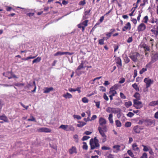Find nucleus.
I'll return each mask as SVG.
<instances>
[{"label":"nucleus","instance_id":"nucleus-1","mask_svg":"<svg viewBox=\"0 0 158 158\" xmlns=\"http://www.w3.org/2000/svg\"><path fill=\"white\" fill-rule=\"evenodd\" d=\"M89 143L91 150L99 147L100 146L98 140L97 138L96 137H95L94 139H90L89 141Z\"/></svg>","mask_w":158,"mask_h":158},{"label":"nucleus","instance_id":"nucleus-2","mask_svg":"<svg viewBox=\"0 0 158 158\" xmlns=\"http://www.w3.org/2000/svg\"><path fill=\"white\" fill-rule=\"evenodd\" d=\"M102 130V128L101 127H98V130L100 134L101 135L102 137L103 138L102 139V143H104L106 140V136L105 135V132L107 131V130L106 127H104Z\"/></svg>","mask_w":158,"mask_h":158},{"label":"nucleus","instance_id":"nucleus-3","mask_svg":"<svg viewBox=\"0 0 158 158\" xmlns=\"http://www.w3.org/2000/svg\"><path fill=\"white\" fill-rule=\"evenodd\" d=\"M140 55V54L138 52H133L130 56V57L133 61L136 62L139 57Z\"/></svg>","mask_w":158,"mask_h":158},{"label":"nucleus","instance_id":"nucleus-4","mask_svg":"<svg viewBox=\"0 0 158 158\" xmlns=\"http://www.w3.org/2000/svg\"><path fill=\"white\" fill-rule=\"evenodd\" d=\"M88 22L89 20H86L82 23H80L77 25L78 28H82V31L84 32L85 29V27L88 25Z\"/></svg>","mask_w":158,"mask_h":158},{"label":"nucleus","instance_id":"nucleus-5","mask_svg":"<svg viewBox=\"0 0 158 158\" xmlns=\"http://www.w3.org/2000/svg\"><path fill=\"white\" fill-rule=\"evenodd\" d=\"M98 122L100 126L103 127H101L102 128V130H103V129L104 127H106L107 130V127L106 126L107 121L105 118L103 117H100L99 118Z\"/></svg>","mask_w":158,"mask_h":158},{"label":"nucleus","instance_id":"nucleus-6","mask_svg":"<svg viewBox=\"0 0 158 158\" xmlns=\"http://www.w3.org/2000/svg\"><path fill=\"white\" fill-rule=\"evenodd\" d=\"M133 106L137 109H139L143 106L142 102L138 101L137 99H134Z\"/></svg>","mask_w":158,"mask_h":158},{"label":"nucleus","instance_id":"nucleus-7","mask_svg":"<svg viewBox=\"0 0 158 158\" xmlns=\"http://www.w3.org/2000/svg\"><path fill=\"white\" fill-rule=\"evenodd\" d=\"M144 82L146 83V88L149 87L151 84L153 83V81L149 78V77L145 78L144 79Z\"/></svg>","mask_w":158,"mask_h":158},{"label":"nucleus","instance_id":"nucleus-8","mask_svg":"<svg viewBox=\"0 0 158 158\" xmlns=\"http://www.w3.org/2000/svg\"><path fill=\"white\" fill-rule=\"evenodd\" d=\"M90 116V111H89V113L88 114V117L87 118H85L84 119V120L86 122H87L89 121H92V120H94L95 119L97 118V116L96 115H93L92 117L90 119L89 118Z\"/></svg>","mask_w":158,"mask_h":158},{"label":"nucleus","instance_id":"nucleus-9","mask_svg":"<svg viewBox=\"0 0 158 158\" xmlns=\"http://www.w3.org/2000/svg\"><path fill=\"white\" fill-rule=\"evenodd\" d=\"M85 63V62L84 61H82L80 64L79 65L77 69L76 70V73H78L77 74L78 76L80 75L81 74V73H79V70L84 68V64Z\"/></svg>","mask_w":158,"mask_h":158},{"label":"nucleus","instance_id":"nucleus-10","mask_svg":"<svg viewBox=\"0 0 158 158\" xmlns=\"http://www.w3.org/2000/svg\"><path fill=\"white\" fill-rule=\"evenodd\" d=\"M51 131V129L46 127H42L37 129V131L40 132L50 133Z\"/></svg>","mask_w":158,"mask_h":158},{"label":"nucleus","instance_id":"nucleus-11","mask_svg":"<svg viewBox=\"0 0 158 158\" xmlns=\"http://www.w3.org/2000/svg\"><path fill=\"white\" fill-rule=\"evenodd\" d=\"M158 60V53L154 52L152 54L151 56V61L152 62L154 63Z\"/></svg>","mask_w":158,"mask_h":158},{"label":"nucleus","instance_id":"nucleus-12","mask_svg":"<svg viewBox=\"0 0 158 158\" xmlns=\"http://www.w3.org/2000/svg\"><path fill=\"white\" fill-rule=\"evenodd\" d=\"M146 28V26L143 23H140L137 27V30L139 32L144 31Z\"/></svg>","mask_w":158,"mask_h":158},{"label":"nucleus","instance_id":"nucleus-13","mask_svg":"<svg viewBox=\"0 0 158 158\" xmlns=\"http://www.w3.org/2000/svg\"><path fill=\"white\" fill-rule=\"evenodd\" d=\"M116 109L117 108H115L108 107L106 109V111L108 113H116L118 112Z\"/></svg>","mask_w":158,"mask_h":158},{"label":"nucleus","instance_id":"nucleus-14","mask_svg":"<svg viewBox=\"0 0 158 158\" xmlns=\"http://www.w3.org/2000/svg\"><path fill=\"white\" fill-rule=\"evenodd\" d=\"M69 152L70 154L72 155L73 153L77 154V149L75 146H72L69 150Z\"/></svg>","mask_w":158,"mask_h":158},{"label":"nucleus","instance_id":"nucleus-15","mask_svg":"<svg viewBox=\"0 0 158 158\" xmlns=\"http://www.w3.org/2000/svg\"><path fill=\"white\" fill-rule=\"evenodd\" d=\"M145 122L146 126H150L155 123V121L151 119H148L145 121Z\"/></svg>","mask_w":158,"mask_h":158},{"label":"nucleus","instance_id":"nucleus-16","mask_svg":"<svg viewBox=\"0 0 158 158\" xmlns=\"http://www.w3.org/2000/svg\"><path fill=\"white\" fill-rule=\"evenodd\" d=\"M54 90V88L52 87H45L44 89V93H48L51 91H52Z\"/></svg>","mask_w":158,"mask_h":158},{"label":"nucleus","instance_id":"nucleus-17","mask_svg":"<svg viewBox=\"0 0 158 158\" xmlns=\"http://www.w3.org/2000/svg\"><path fill=\"white\" fill-rule=\"evenodd\" d=\"M131 28V25L130 23L128 22L125 25L123 28L122 31H125L128 29L130 30Z\"/></svg>","mask_w":158,"mask_h":158},{"label":"nucleus","instance_id":"nucleus-18","mask_svg":"<svg viewBox=\"0 0 158 158\" xmlns=\"http://www.w3.org/2000/svg\"><path fill=\"white\" fill-rule=\"evenodd\" d=\"M110 95L112 96H114L116 94H117L116 91L114 89H113V88H110V91L109 92Z\"/></svg>","mask_w":158,"mask_h":158},{"label":"nucleus","instance_id":"nucleus-19","mask_svg":"<svg viewBox=\"0 0 158 158\" xmlns=\"http://www.w3.org/2000/svg\"><path fill=\"white\" fill-rule=\"evenodd\" d=\"M115 60L117 64L119 65L120 66H122V60L120 57H116L115 59Z\"/></svg>","mask_w":158,"mask_h":158},{"label":"nucleus","instance_id":"nucleus-20","mask_svg":"<svg viewBox=\"0 0 158 158\" xmlns=\"http://www.w3.org/2000/svg\"><path fill=\"white\" fill-rule=\"evenodd\" d=\"M151 31L156 36L157 35H158V26L156 27V30L155 27H154L151 29Z\"/></svg>","mask_w":158,"mask_h":158},{"label":"nucleus","instance_id":"nucleus-21","mask_svg":"<svg viewBox=\"0 0 158 158\" xmlns=\"http://www.w3.org/2000/svg\"><path fill=\"white\" fill-rule=\"evenodd\" d=\"M0 120H2L5 122H8V120L7 117L4 114L0 116Z\"/></svg>","mask_w":158,"mask_h":158},{"label":"nucleus","instance_id":"nucleus-22","mask_svg":"<svg viewBox=\"0 0 158 158\" xmlns=\"http://www.w3.org/2000/svg\"><path fill=\"white\" fill-rule=\"evenodd\" d=\"M132 150L135 151H139V148L138 147L136 143H134L132 144Z\"/></svg>","mask_w":158,"mask_h":158},{"label":"nucleus","instance_id":"nucleus-23","mask_svg":"<svg viewBox=\"0 0 158 158\" xmlns=\"http://www.w3.org/2000/svg\"><path fill=\"white\" fill-rule=\"evenodd\" d=\"M137 71L136 70H135L134 71V76L133 78L132 79L129 80L127 81V82L129 83L131 82H133L134 81L135 78L137 76Z\"/></svg>","mask_w":158,"mask_h":158},{"label":"nucleus","instance_id":"nucleus-24","mask_svg":"<svg viewBox=\"0 0 158 158\" xmlns=\"http://www.w3.org/2000/svg\"><path fill=\"white\" fill-rule=\"evenodd\" d=\"M142 47L144 49V51H149L150 50L149 47L145 44H143L142 45Z\"/></svg>","mask_w":158,"mask_h":158},{"label":"nucleus","instance_id":"nucleus-25","mask_svg":"<svg viewBox=\"0 0 158 158\" xmlns=\"http://www.w3.org/2000/svg\"><path fill=\"white\" fill-rule=\"evenodd\" d=\"M78 124H77V126L79 127H81L85 125L86 123L82 121H79L78 122Z\"/></svg>","mask_w":158,"mask_h":158},{"label":"nucleus","instance_id":"nucleus-26","mask_svg":"<svg viewBox=\"0 0 158 158\" xmlns=\"http://www.w3.org/2000/svg\"><path fill=\"white\" fill-rule=\"evenodd\" d=\"M133 130L136 133H139L141 129L139 126H136L134 127L133 128Z\"/></svg>","mask_w":158,"mask_h":158},{"label":"nucleus","instance_id":"nucleus-27","mask_svg":"<svg viewBox=\"0 0 158 158\" xmlns=\"http://www.w3.org/2000/svg\"><path fill=\"white\" fill-rule=\"evenodd\" d=\"M63 96L66 99H67L68 98H72V95L71 94L68 92L66 93V94H64L63 95Z\"/></svg>","mask_w":158,"mask_h":158},{"label":"nucleus","instance_id":"nucleus-28","mask_svg":"<svg viewBox=\"0 0 158 158\" xmlns=\"http://www.w3.org/2000/svg\"><path fill=\"white\" fill-rule=\"evenodd\" d=\"M68 127L69 125H61L60 126L59 128H62L66 131H68L69 130H68Z\"/></svg>","mask_w":158,"mask_h":158},{"label":"nucleus","instance_id":"nucleus-29","mask_svg":"<svg viewBox=\"0 0 158 158\" xmlns=\"http://www.w3.org/2000/svg\"><path fill=\"white\" fill-rule=\"evenodd\" d=\"M134 97L136 98V99H137L138 101L140 99V96L139 93H135L134 95Z\"/></svg>","mask_w":158,"mask_h":158},{"label":"nucleus","instance_id":"nucleus-30","mask_svg":"<svg viewBox=\"0 0 158 158\" xmlns=\"http://www.w3.org/2000/svg\"><path fill=\"white\" fill-rule=\"evenodd\" d=\"M41 60V57H38L37 58L34 60L32 61V64L34 63H38L40 62Z\"/></svg>","mask_w":158,"mask_h":158},{"label":"nucleus","instance_id":"nucleus-31","mask_svg":"<svg viewBox=\"0 0 158 158\" xmlns=\"http://www.w3.org/2000/svg\"><path fill=\"white\" fill-rule=\"evenodd\" d=\"M113 115L112 114H110L109 115L108 120L109 121L110 123L111 124L113 123L114 122L113 119Z\"/></svg>","mask_w":158,"mask_h":158},{"label":"nucleus","instance_id":"nucleus-32","mask_svg":"<svg viewBox=\"0 0 158 158\" xmlns=\"http://www.w3.org/2000/svg\"><path fill=\"white\" fill-rule=\"evenodd\" d=\"M115 123L116 127H121L122 126V123L121 122L118 120L115 121Z\"/></svg>","mask_w":158,"mask_h":158},{"label":"nucleus","instance_id":"nucleus-33","mask_svg":"<svg viewBox=\"0 0 158 158\" xmlns=\"http://www.w3.org/2000/svg\"><path fill=\"white\" fill-rule=\"evenodd\" d=\"M132 105V102L131 101L126 102L124 103V105L127 108H128Z\"/></svg>","mask_w":158,"mask_h":158},{"label":"nucleus","instance_id":"nucleus-34","mask_svg":"<svg viewBox=\"0 0 158 158\" xmlns=\"http://www.w3.org/2000/svg\"><path fill=\"white\" fill-rule=\"evenodd\" d=\"M132 87L136 91H139V88L136 83H134L132 85Z\"/></svg>","mask_w":158,"mask_h":158},{"label":"nucleus","instance_id":"nucleus-35","mask_svg":"<svg viewBox=\"0 0 158 158\" xmlns=\"http://www.w3.org/2000/svg\"><path fill=\"white\" fill-rule=\"evenodd\" d=\"M64 52H62L60 51L57 52L54 54V56H57L58 55H62L64 54Z\"/></svg>","mask_w":158,"mask_h":158},{"label":"nucleus","instance_id":"nucleus-36","mask_svg":"<svg viewBox=\"0 0 158 158\" xmlns=\"http://www.w3.org/2000/svg\"><path fill=\"white\" fill-rule=\"evenodd\" d=\"M120 146L119 145H115L113 146V148L116 149L117 151H119L120 150Z\"/></svg>","mask_w":158,"mask_h":158},{"label":"nucleus","instance_id":"nucleus-37","mask_svg":"<svg viewBox=\"0 0 158 158\" xmlns=\"http://www.w3.org/2000/svg\"><path fill=\"white\" fill-rule=\"evenodd\" d=\"M148 16H145L142 22L144 23H147L148 21Z\"/></svg>","mask_w":158,"mask_h":158},{"label":"nucleus","instance_id":"nucleus-38","mask_svg":"<svg viewBox=\"0 0 158 158\" xmlns=\"http://www.w3.org/2000/svg\"><path fill=\"white\" fill-rule=\"evenodd\" d=\"M105 40L104 37H103L102 39L99 40H98L99 44L101 45H102L104 44V41Z\"/></svg>","mask_w":158,"mask_h":158},{"label":"nucleus","instance_id":"nucleus-39","mask_svg":"<svg viewBox=\"0 0 158 158\" xmlns=\"http://www.w3.org/2000/svg\"><path fill=\"white\" fill-rule=\"evenodd\" d=\"M36 57V56H28L26 58H23L22 59V60H28L30 59H34Z\"/></svg>","mask_w":158,"mask_h":158},{"label":"nucleus","instance_id":"nucleus-40","mask_svg":"<svg viewBox=\"0 0 158 158\" xmlns=\"http://www.w3.org/2000/svg\"><path fill=\"white\" fill-rule=\"evenodd\" d=\"M83 146L82 147V148L83 149H85V150H87L88 149V146L87 145L86 143L85 142H83Z\"/></svg>","mask_w":158,"mask_h":158},{"label":"nucleus","instance_id":"nucleus-41","mask_svg":"<svg viewBox=\"0 0 158 158\" xmlns=\"http://www.w3.org/2000/svg\"><path fill=\"white\" fill-rule=\"evenodd\" d=\"M142 146L143 147V150L144 152H147L149 150V148L148 147L144 145H142Z\"/></svg>","mask_w":158,"mask_h":158},{"label":"nucleus","instance_id":"nucleus-42","mask_svg":"<svg viewBox=\"0 0 158 158\" xmlns=\"http://www.w3.org/2000/svg\"><path fill=\"white\" fill-rule=\"evenodd\" d=\"M86 4L85 0L81 1L78 3L79 5L84 6Z\"/></svg>","mask_w":158,"mask_h":158},{"label":"nucleus","instance_id":"nucleus-43","mask_svg":"<svg viewBox=\"0 0 158 158\" xmlns=\"http://www.w3.org/2000/svg\"><path fill=\"white\" fill-rule=\"evenodd\" d=\"M153 63L151 61L148 63L146 65V67L147 68H151L152 67V64Z\"/></svg>","mask_w":158,"mask_h":158},{"label":"nucleus","instance_id":"nucleus-44","mask_svg":"<svg viewBox=\"0 0 158 158\" xmlns=\"http://www.w3.org/2000/svg\"><path fill=\"white\" fill-rule=\"evenodd\" d=\"M73 137L75 142L77 143L78 141V135H75L73 136Z\"/></svg>","mask_w":158,"mask_h":158},{"label":"nucleus","instance_id":"nucleus-45","mask_svg":"<svg viewBox=\"0 0 158 158\" xmlns=\"http://www.w3.org/2000/svg\"><path fill=\"white\" fill-rule=\"evenodd\" d=\"M28 121H32L34 122H36V120L35 118L33 116L31 115V118H29L27 120Z\"/></svg>","mask_w":158,"mask_h":158},{"label":"nucleus","instance_id":"nucleus-46","mask_svg":"<svg viewBox=\"0 0 158 158\" xmlns=\"http://www.w3.org/2000/svg\"><path fill=\"white\" fill-rule=\"evenodd\" d=\"M82 102L84 103H88L89 102L88 99L85 97L82 98Z\"/></svg>","mask_w":158,"mask_h":158},{"label":"nucleus","instance_id":"nucleus-47","mask_svg":"<svg viewBox=\"0 0 158 158\" xmlns=\"http://www.w3.org/2000/svg\"><path fill=\"white\" fill-rule=\"evenodd\" d=\"M127 153L128 154V155L130 156H131L132 157H133L134 155L133 152H131V150H128L127 152Z\"/></svg>","mask_w":158,"mask_h":158},{"label":"nucleus","instance_id":"nucleus-48","mask_svg":"<svg viewBox=\"0 0 158 158\" xmlns=\"http://www.w3.org/2000/svg\"><path fill=\"white\" fill-rule=\"evenodd\" d=\"M147 69L146 68H143L141 70L139 71V73L140 74H142L144 72L147 71Z\"/></svg>","mask_w":158,"mask_h":158},{"label":"nucleus","instance_id":"nucleus-49","mask_svg":"<svg viewBox=\"0 0 158 158\" xmlns=\"http://www.w3.org/2000/svg\"><path fill=\"white\" fill-rule=\"evenodd\" d=\"M68 130H69V131H74V128L72 126L69 125V127H68Z\"/></svg>","mask_w":158,"mask_h":158},{"label":"nucleus","instance_id":"nucleus-50","mask_svg":"<svg viewBox=\"0 0 158 158\" xmlns=\"http://www.w3.org/2000/svg\"><path fill=\"white\" fill-rule=\"evenodd\" d=\"M91 11V9H90L89 10L85 11L84 12V14H85V15H87V16L90 15V12Z\"/></svg>","mask_w":158,"mask_h":158},{"label":"nucleus","instance_id":"nucleus-51","mask_svg":"<svg viewBox=\"0 0 158 158\" xmlns=\"http://www.w3.org/2000/svg\"><path fill=\"white\" fill-rule=\"evenodd\" d=\"M149 105L150 106H154L156 105V101H152L150 102Z\"/></svg>","mask_w":158,"mask_h":158},{"label":"nucleus","instance_id":"nucleus-52","mask_svg":"<svg viewBox=\"0 0 158 158\" xmlns=\"http://www.w3.org/2000/svg\"><path fill=\"white\" fill-rule=\"evenodd\" d=\"M134 115V114L131 112H129L127 114V115L129 117L131 118Z\"/></svg>","mask_w":158,"mask_h":158},{"label":"nucleus","instance_id":"nucleus-53","mask_svg":"<svg viewBox=\"0 0 158 158\" xmlns=\"http://www.w3.org/2000/svg\"><path fill=\"white\" fill-rule=\"evenodd\" d=\"M131 126V123L129 122H127L125 125V126L126 127H129Z\"/></svg>","mask_w":158,"mask_h":158},{"label":"nucleus","instance_id":"nucleus-54","mask_svg":"<svg viewBox=\"0 0 158 158\" xmlns=\"http://www.w3.org/2000/svg\"><path fill=\"white\" fill-rule=\"evenodd\" d=\"M100 91L102 92H105L106 91V88L103 86H100Z\"/></svg>","mask_w":158,"mask_h":158},{"label":"nucleus","instance_id":"nucleus-55","mask_svg":"<svg viewBox=\"0 0 158 158\" xmlns=\"http://www.w3.org/2000/svg\"><path fill=\"white\" fill-rule=\"evenodd\" d=\"M124 60L125 63L126 64L128 63L130 61V59L127 57H124Z\"/></svg>","mask_w":158,"mask_h":158},{"label":"nucleus","instance_id":"nucleus-56","mask_svg":"<svg viewBox=\"0 0 158 158\" xmlns=\"http://www.w3.org/2000/svg\"><path fill=\"white\" fill-rule=\"evenodd\" d=\"M73 117L74 118H77L78 120H80L81 119V117L80 115H74Z\"/></svg>","mask_w":158,"mask_h":158},{"label":"nucleus","instance_id":"nucleus-57","mask_svg":"<svg viewBox=\"0 0 158 158\" xmlns=\"http://www.w3.org/2000/svg\"><path fill=\"white\" fill-rule=\"evenodd\" d=\"M140 1V0H137V1L136 2V4L134 3L133 4V6H135V7H133L132 9L133 8H134L135 9L138 6V4Z\"/></svg>","mask_w":158,"mask_h":158},{"label":"nucleus","instance_id":"nucleus-58","mask_svg":"<svg viewBox=\"0 0 158 158\" xmlns=\"http://www.w3.org/2000/svg\"><path fill=\"white\" fill-rule=\"evenodd\" d=\"M90 138V137L89 136H85L82 137V140L83 141L86 140Z\"/></svg>","mask_w":158,"mask_h":158},{"label":"nucleus","instance_id":"nucleus-59","mask_svg":"<svg viewBox=\"0 0 158 158\" xmlns=\"http://www.w3.org/2000/svg\"><path fill=\"white\" fill-rule=\"evenodd\" d=\"M120 97L121 98L125 99L126 98V97L123 93H120Z\"/></svg>","mask_w":158,"mask_h":158},{"label":"nucleus","instance_id":"nucleus-60","mask_svg":"<svg viewBox=\"0 0 158 158\" xmlns=\"http://www.w3.org/2000/svg\"><path fill=\"white\" fill-rule=\"evenodd\" d=\"M94 102L96 104V106L98 108H100V102H95V101H94Z\"/></svg>","mask_w":158,"mask_h":158},{"label":"nucleus","instance_id":"nucleus-61","mask_svg":"<svg viewBox=\"0 0 158 158\" xmlns=\"http://www.w3.org/2000/svg\"><path fill=\"white\" fill-rule=\"evenodd\" d=\"M103 98L106 101H107L109 100V98L108 96L106 95V93H104L103 94Z\"/></svg>","mask_w":158,"mask_h":158},{"label":"nucleus","instance_id":"nucleus-62","mask_svg":"<svg viewBox=\"0 0 158 158\" xmlns=\"http://www.w3.org/2000/svg\"><path fill=\"white\" fill-rule=\"evenodd\" d=\"M133 40V39L132 37H130L127 40V42L128 43H130L132 42Z\"/></svg>","mask_w":158,"mask_h":158},{"label":"nucleus","instance_id":"nucleus-63","mask_svg":"<svg viewBox=\"0 0 158 158\" xmlns=\"http://www.w3.org/2000/svg\"><path fill=\"white\" fill-rule=\"evenodd\" d=\"M101 148L103 150H109L110 149L109 147L105 146L102 147Z\"/></svg>","mask_w":158,"mask_h":158},{"label":"nucleus","instance_id":"nucleus-64","mask_svg":"<svg viewBox=\"0 0 158 158\" xmlns=\"http://www.w3.org/2000/svg\"><path fill=\"white\" fill-rule=\"evenodd\" d=\"M147 154L145 152L143 153L141 156V158H147Z\"/></svg>","mask_w":158,"mask_h":158}]
</instances>
